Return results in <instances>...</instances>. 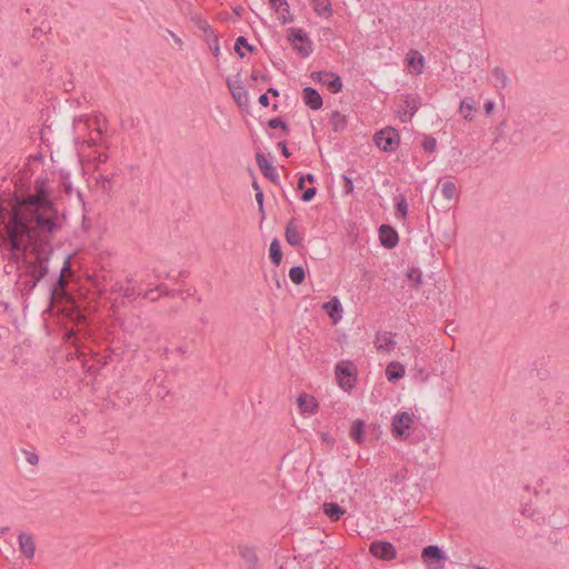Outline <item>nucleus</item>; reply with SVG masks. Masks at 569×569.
Here are the masks:
<instances>
[{
	"label": "nucleus",
	"instance_id": "obj_1",
	"mask_svg": "<svg viewBox=\"0 0 569 569\" xmlns=\"http://www.w3.org/2000/svg\"><path fill=\"white\" fill-rule=\"evenodd\" d=\"M4 244L9 251L8 259L13 263L17 269L20 268L21 257L29 249V246L34 244V234L24 218H22L17 210H12L9 214L8 221L4 224Z\"/></svg>",
	"mask_w": 569,
	"mask_h": 569
},
{
	"label": "nucleus",
	"instance_id": "obj_2",
	"mask_svg": "<svg viewBox=\"0 0 569 569\" xmlns=\"http://www.w3.org/2000/svg\"><path fill=\"white\" fill-rule=\"evenodd\" d=\"M19 214L24 218L26 222L34 234V243L41 238V233L52 236L61 228L59 223V211L52 209L43 212H34L33 214H23L20 210L16 209Z\"/></svg>",
	"mask_w": 569,
	"mask_h": 569
},
{
	"label": "nucleus",
	"instance_id": "obj_3",
	"mask_svg": "<svg viewBox=\"0 0 569 569\" xmlns=\"http://www.w3.org/2000/svg\"><path fill=\"white\" fill-rule=\"evenodd\" d=\"M287 40L301 58H308L313 52V43L301 28H289Z\"/></svg>",
	"mask_w": 569,
	"mask_h": 569
},
{
	"label": "nucleus",
	"instance_id": "obj_4",
	"mask_svg": "<svg viewBox=\"0 0 569 569\" xmlns=\"http://www.w3.org/2000/svg\"><path fill=\"white\" fill-rule=\"evenodd\" d=\"M373 140L380 150L385 152H392L398 148L400 137L399 132L395 128L386 127L375 134Z\"/></svg>",
	"mask_w": 569,
	"mask_h": 569
},
{
	"label": "nucleus",
	"instance_id": "obj_5",
	"mask_svg": "<svg viewBox=\"0 0 569 569\" xmlns=\"http://www.w3.org/2000/svg\"><path fill=\"white\" fill-rule=\"evenodd\" d=\"M22 204L24 207L21 213L23 214H33L34 212H43L48 210L56 209L54 203L49 197H43L41 194H30L22 200Z\"/></svg>",
	"mask_w": 569,
	"mask_h": 569
},
{
	"label": "nucleus",
	"instance_id": "obj_6",
	"mask_svg": "<svg viewBox=\"0 0 569 569\" xmlns=\"http://www.w3.org/2000/svg\"><path fill=\"white\" fill-rule=\"evenodd\" d=\"M413 423L412 416L408 411H401L393 416L391 432L396 439L406 440L409 437L408 430Z\"/></svg>",
	"mask_w": 569,
	"mask_h": 569
},
{
	"label": "nucleus",
	"instance_id": "obj_7",
	"mask_svg": "<svg viewBox=\"0 0 569 569\" xmlns=\"http://www.w3.org/2000/svg\"><path fill=\"white\" fill-rule=\"evenodd\" d=\"M336 378L345 391L352 390L357 381L352 362H339L336 367Z\"/></svg>",
	"mask_w": 569,
	"mask_h": 569
},
{
	"label": "nucleus",
	"instance_id": "obj_8",
	"mask_svg": "<svg viewBox=\"0 0 569 569\" xmlns=\"http://www.w3.org/2000/svg\"><path fill=\"white\" fill-rule=\"evenodd\" d=\"M226 83L237 106L240 108L248 107V91L246 90L240 79V72L236 76L233 80L227 78Z\"/></svg>",
	"mask_w": 569,
	"mask_h": 569
},
{
	"label": "nucleus",
	"instance_id": "obj_9",
	"mask_svg": "<svg viewBox=\"0 0 569 569\" xmlns=\"http://www.w3.org/2000/svg\"><path fill=\"white\" fill-rule=\"evenodd\" d=\"M369 552L381 560L391 561L397 558V549L389 541L375 540L369 546Z\"/></svg>",
	"mask_w": 569,
	"mask_h": 569
},
{
	"label": "nucleus",
	"instance_id": "obj_10",
	"mask_svg": "<svg viewBox=\"0 0 569 569\" xmlns=\"http://www.w3.org/2000/svg\"><path fill=\"white\" fill-rule=\"evenodd\" d=\"M379 240L386 249H393L399 242V236L392 226L381 224L379 228Z\"/></svg>",
	"mask_w": 569,
	"mask_h": 569
},
{
	"label": "nucleus",
	"instance_id": "obj_11",
	"mask_svg": "<svg viewBox=\"0 0 569 569\" xmlns=\"http://www.w3.org/2000/svg\"><path fill=\"white\" fill-rule=\"evenodd\" d=\"M257 164L262 172V174L272 183H279V176L277 173L276 168L266 159L264 154L261 152L256 153Z\"/></svg>",
	"mask_w": 569,
	"mask_h": 569
},
{
	"label": "nucleus",
	"instance_id": "obj_12",
	"mask_svg": "<svg viewBox=\"0 0 569 569\" xmlns=\"http://www.w3.org/2000/svg\"><path fill=\"white\" fill-rule=\"evenodd\" d=\"M46 242H49V239H47ZM43 244V239H39L33 246H29V248L32 249L36 254V261L32 262L36 263L37 268L40 270L43 267L49 268L48 262L51 254V251H47Z\"/></svg>",
	"mask_w": 569,
	"mask_h": 569
},
{
	"label": "nucleus",
	"instance_id": "obj_13",
	"mask_svg": "<svg viewBox=\"0 0 569 569\" xmlns=\"http://www.w3.org/2000/svg\"><path fill=\"white\" fill-rule=\"evenodd\" d=\"M49 268L43 267L37 273L32 274V277L26 278L24 280H19L18 284L20 286V290L30 295L37 284L48 274Z\"/></svg>",
	"mask_w": 569,
	"mask_h": 569
},
{
	"label": "nucleus",
	"instance_id": "obj_14",
	"mask_svg": "<svg viewBox=\"0 0 569 569\" xmlns=\"http://www.w3.org/2000/svg\"><path fill=\"white\" fill-rule=\"evenodd\" d=\"M302 100L311 110H319L322 108L323 101L317 89L306 87L302 89Z\"/></svg>",
	"mask_w": 569,
	"mask_h": 569
},
{
	"label": "nucleus",
	"instance_id": "obj_15",
	"mask_svg": "<svg viewBox=\"0 0 569 569\" xmlns=\"http://www.w3.org/2000/svg\"><path fill=\"white\" fill-rule=\"evenodd\" d=\"M270 7L279 12L280 21L282 24L291 23L295 20L293 14L290 13L289 3L287 0H268Z\"/></svg>",
	"mask_w": 569,
	"mask_h": 569
},
{
	"label": "nucleus",
	"instance_id": "obj_16",
	"mask_svg": "<svg viewBox=\"0 0 569 569\" xmlns=\"http://www.w3.org/2000/svg\"><path fill=\"white\" fill-rule=\"evenodd\" d=\"M284 238L286 241L291 247H300L302 246L303 236L298 232L297 226H296V218H291L284 229Z\"/></svg>",
	"mask_w": 569,
	"mask_h": 569
},
{
	"label": "nucleus",
	"instance_id": "obj_17",
	"mask_svg": "<svg viewBox=\"0 0 569 569\" xmlns=\"http://www.w3.org/2000/svg\"><path fill=\"white\" fill-rule=\"evenodd\" d=\"M18 541L21 553L28 559L33 558L36 551L33 538L26 532H20Z\"/></svg>",
	"mask_w": 569,
	"mask_h": 569
},
{
	"label": "nucleus",
	"instance_id": "obj_18",
	"mask_svg": "<svg viewBox=\"0 0 569 569\" xmlns=\"http://www.w3.org/2000/svg\"><path fill=\"white\" fill-rule=\"evenodd\" d=\"M396 345L391 332L378 331L375 338V346L380 351H390Z\"/></svg>",
	"mask_w": 569,
	"mask_h": 569
},
{
	"label": "nucleus",
	"instance_id": "obj_19",
	"mask_svg": "<svg viewBox=\"0 0 569 569\" xmlns=\"http://www.w3.org/2000/svg\"><path fill=\"white\" fill-rule=\"evenodd\" d=\"M323 309L330 317L333 323H337L342 318V305L338 298L333 297L331 300L323 305Z\"/></svg>",
	"mask_w": 569,
	"mask_h": 569
},
{
	"label": "nucleus",
	"instance_id": "obj_20",
	"mask_svg": "<svg viewBox=\"0 0 569 569\" xmlns=\"http://www.w3.org/2000/svg\"><path fill=\"white\" fill-rule=\"evenodd\" d=\"M239 555L244 561L246 569H259L258 557L252 547L239 546Z\"/></svg>",
	"mask_w": 569,
	"mask_h": 569
},
{
	"label": "nucleus",
	"instance_id": "obj_21",
	"mask_svg": "<svg viewBox=\"0 0 569 569\" xmlns=\"http://www.w3.org/2000/svg\"><path fill=\"white\" fill-rule=\"evenodd\" d=\"M421 557L425 562H439L446 559L445 552L436 545L427 546L422 549Z\"/></svg>",
	"mask_w": 569,
	"mask_h": 569
},
{
	"label": "nucleus",
	"instance_id": "obj_22",
	"mask_svg": "<svg viewBox=\"0 0 569 569\" xmlns=\"http://www.w3.org/2000/svg\"><path fill=\"white\" fill-rule=\"evenodd\" d=\"M297 405L301 412L313 413L318 408V402L313 396L308 393H300L297 399Z\"/></svg>",
	"mask_w": 569,
	"mask_h": 569
},
{
	"label": "nucleus",
	"instance_id": "obj_23",
	"mask_svg": "<svg viewBox=\"0 0 569 569\" xmlns=\"http://www.w3.org/2000/svg\"><path fill=\"white\" fill-rule=\"evenodd\" d=\"M322 511L333 522L340 520L346 513V509L337 502H325L322 505Z\"/></svg>",
	"mask_w": 569,
	"mask_h": 569
},
{
	"label": "nucleus",
	"instance_id": "obj_24",
	"mask_svg": "<svg viewBox=\"0 0 569 569\" xmlns=\"http://www.w3.org/2000/svg\"><path fill=\"white\" fill-rule=\"evenodd\" d=\"M322 86H326L331 93H339L343 88L341 77L338 73L331 71L328 72V78H326Z\"/></svg>",
	"mask_w": 569,
	"mask_h": 569
},
{
	"label": "nucleus",
	"instance_id": "obj_25",
	"mask_svg": "<svg viewBox=\"0 0 569 569\" xmlns=\"http://www.w3.org/2000/svg\"><path fill=\"white\" fill-rule=\"evenodd\" d=\"M387 379L396 382L405 376V367L399 362H390L386 369Z\"/></svg>",
	"mask_w": 569,
	"mask_h": 569
},
{
	"label": "nucleus",
	"instance_id": "obj_26",
	"mask_svg": "<svg viewBox=\"0 0 569 569\" xmlns=\"http://www.w3.org/2000/svg\"><path fill=\"white\" fill-rule=\"evenodd\" d=\"M310 3L318 16L330 17L332 14V4L330 0H310Z\"/></svg>",
	"mask_w": 569,
	"mask_h": 569
},
{
	"label": "nucleus",
	"instance_id": "obj_27",
	"mask_svg": "<svg viewBox=\"0 0 569 569\" xmlns=\"http://www.w3.org/2000/svg\"><path fill=\"white\" fill-rule=\"evenodd\" d=\"M408 66L411 67L416 74L422 73L425 58L418 51H410L407 56Z\"/></svg>",
	"mask_w": 569,
	"mask_h": 569
},
{
	"label": "nucleus",
	"instance_id": "obj_28",
	"mask_svg": "<svg viewBox=\"0 0 569 569\" xmlns=\"http://www.w3.org/2000/svg\"><path fill=\"white\" fill-rule=\"evenodd\" d=\"M329 122L335 132H340L347 127V117L341 114L338 110H335L330 116Z\"/></svg>",
	"mask_w": 569,
	"mask_h": 569
},
{
	"label": "nucleus",
	"instance_id": "obj_29",
	"mask_svg": "<svg viewBox=\"0 0 569 569\" xmlns=\"http://www.w3.org/2000/svg\"><path fill=\"white\" fill-rule=\"evenodd\" d=\"M269 258L274 266H279L282 262V251L279 239H272L269 247Z\"/></svg>",
	"mask_w": 569,
	"mask_h": 569
},
{
	"label": "nucleus",
	"instance_id": "obj_30",
	"mask_svg": "<svg viewBox=\"0 0 569 569\" xmlns=\"http://www.w3.org/2000/svg\"><path fill=\"white\" fill-rule=\"evenodd\" d=\"M365 422L361 419H357L351 427L350 437L357 443L363 442Z\"/></svg>",
	"mask_w": 569,
	"mask_h": 569
},
{
	"label": "nucleus",
	"instance_id": "obj_31",
	"mask_svg": "<svg viewBox=\"0 0 569 569\" xmlns=\"http://www.w3.org/2000/svg\"><path fill=\"white\" fill-rule=\"evenodd\" d=\"M111 292L121 293L124 298L128 299H133L137 296V290L134 287H124L121 282H116L114 284H112Z\"/></svg>",
	"mask_w": 569,
	"mask_h": 569
},
{
	"label": "nucleus",
	"instance_id": "obj_32",
	"mask_svg": "<svg viewBox=\"0 0 569 569\" xmlns=\"http://www.w3.org/2000/svg\"><path fill=\"white\" fill-rule=\"evenodd\" d=\"M408 475L409 470L403 467L391 475L390 481L395 485V487H400L398 490L401 491L402 485L408 479Z\"/></svg>",
	"mask_w": 569,
	"mask_h": 569
},
{
	"label": "nucleus",
	"instance_id": "obj_33",
	"mask_svg": "<svg viewBox=\"0 0 569 569\" xmlns=\"http://www.w3.org/2000/svg\"><path fill=\"white\" fill-rule=\"evenodd\" d=\"M289 278L295 284H301L306 279V271L301 266H295L289 269Z\"/></svg>",
	"mask_w": 569,
	"mask_h": 569
},
{
	"label": "nucleus",
	"instance_id": "obj_34",
	"mask_svg": "<svg viewBox=\"0 0 569 569\" xmlns=\"http://www.w3.org/2000/svg\"><path fill=\"white\" fill-rule=\"evenodd\" d=\"M396 216L398 218L405 219L408 214V202L405 196L399 194L396 197Z\"/></svg>",
	"mask_w": 569,
	"mask_h": 569
},
{
	"label": "nucleus",
	"instance_id": "obj_35",
	"mask_svg": "<svg viewBox=\"0 0 569 569\" xmlns=\"http://www.w3.org/2000/svg\"><path fill=\"white\" fill-rule=\"evenodd\" d=\"M492 77L496 81V87L498 88H505L507 87L509 79L507 77L506 71L500 67H495L492 70Z\"/></svg>",
	"mask_w": 569,
	"mask_h": 569
},
{
	"label": "nucleus",
	"instance_id": "obj_36",
	"mask_svg": "<svg viewBox=\"0 0 569 569\" xmlns=\"http://www.w3.org/2000/svg\"><path fill=\"white\" fill-rule=\"evenodd\" d=\"M403 103L407 110L415 114L421 106L420 97L418 94H407Z\"/></svg>",
	"mask_w": 569,
	"mask_h": 569
},
{
	"label": "nucleus",
	"instance_id": "obj_37",
	"mask_svg": "<svg viewBox=\"0 0 569 569\" xmlns=\"http://www.w3.org/2000/svg\"><path fill=\"white\" fill-rule=\"evenodd\" d=\"M69 269V262H68V259L64 260V263H63V267L61 269V273L60 276L56 279V282L51 286L50 288V295L51 297H53L54 292L58 290V289H61L66 286V280H64V272Z\"/></svg>",
	"mask_w": 569,
	"mask_h": 569
},
{
	"label": "nucleus",
	"instance_id": "obj_38",
	"mask_svg": "<svg viewBox=\"0 0 569 569\" xmlns=\"http://www.w3.org/2000/svg\"><path fill=\"white\" fill-rule=\"evenodd\" d=\"M268 127L271 128V129H281L283 131L284 136H288L289 132H290L289 126L280 117H276V118L269 119L268 120Z\"/></svg>",
	"mask_w": 569,
	"mask_h": 569
},
{
	"label": "nucleus",
	"instance_id": "obj_39",
	"mask_svg": "<svg viewBox=\"0 0 569 569\" xmlns=\"http://www.w3.org/2000/svg\"><path fill=\"white\" fill-rule=\"evenodd\" d=\"M457 192L456 184L452 181H445L441 187V193L443 198L451 200L455 198Z\"/></svg>",
	"mask_w": 569,
	"mask_h": 569
},
{
	"label": "nucleus",
	"instance_id": "obj_40",
	"mask_svg": "<svg viewBox=\"0 0 569 569\" xmlns=\"http://www.w3.org/2000/svg\"><path fill=\"white\" fill-rule=\"evenodd\" d=\"M22 263L26 266V270L22 273H20L19 280H24L23 277H32V274L37 273L40 270L39 268H37L36 263L27 260L26 258L22 259Z\"/></svg>",
	"mask_w": 569,
	"mask_h": 569
},
{
	"label": "nucleus",
	"instance_id": "obj_41",
	"mask_svg": "<svg viewBox=\"0 0 569 569\" xmlns=\"http://www.w3.org/2000/svg\"><path fill=\"white\" fill-rule=\"evenodd\" d=\"M407 278L412 282V287L418 288L422 283V273L418 268H411L407 272Z\"/></svg>",
	"mask_w": 569,
	"mask_h": 569
},
{
	"label": "nucleus",
	"instance_id": "obj_42",
	"mask_svg": "<svg viewBox=\"0 0 569 569\" xmlns=\"http://www.w3.org/2000/svg\"><path fill=\"white\" fill-rule=\"evenodd\" d=\"M460 112L465 119L471 120L475 116L476 109L467 100H462L460 103Z\"/></svg>",
	"mask_w": 569,
	"mask_h": 569
},
{
	"label": "nucleus",
	"instance_id": "obj_43",
	"mask_svg": "<svg viewBox=\"0 0 569 569\" xmlns=\"http://www.w3.org/2000/svg\"><path fill=\"white\" fill-rule=\"evenodd\" d=\"M156 290L160 292L159 296L174 298L182 293V290H170L166 283H159Z\"/></svg>",
	"mask_w": 569,
	"mask_h": 569
},
{
	"label": "nucleus",
	"instance_id": "obj_44",
	"mask_svg": "<svg viewBox=\"0 0 569 569\" xmlns=\"http://www.w3.org/2000/svg\"><path fill=\"white\" fill-rule=\"evenodd\" d=\"M421 147L426 152H433L437 148V140L432 136H425Z\"/></svg>",
	"mask_w": 569,
	"mask_h": 569
},
{
	"label": "nucleus",
	"instance_id": "obj_45",
	"mask_svg": "<svg viewBox=\"0 0 569 569\" xmlns=\"http://www.w3.org/2000/svg\"><path fill=\"white\" fill-rule=\"evenodd\" d=\"M237 47L246 48L249 52H256L257 48L250 44L246 37L239 36L236 39Z\"/></svg>",
	"mask_w": 569,
	"mask_h": 569
},
{
	"label": "nucleus",
	"instance_id": "obj_46",
	"mask_svg": "<svg viewBox=\"0 0 569 569\" xmlns=\"http://www.w3.org/2000/svg\"><path fill=\"white\" fill-rule=\"evenodd\" d=\"M343 180V191L346 194H350L353 192V180L348 174H342Z\"/></svg>",
	"mask_w": 569,
	"mask_h": 569
},
{
	"label": "nucleus",
	"instance_id": "obj_47",
	"mask_svg": "<svg viewBox=\"0 0 569 569\" xmlns=\"http://www.w3.org/2000/svg\"><path fill=\"white\" fill-rule=\"evenodd\" d=\"M208 43L212 51V54L214 57H218L220 53V47H219V40H218L217 34H213V37L211 39H209Z\"/></svg>",
	"mask_w": 569,
	"mask_h": 569
},
{
	"label": "nucleus",
	"instance_id": "obj_48",
	"mask_svg": "<svg viewBox=\"0 0 569 569\" xmlns=\"http://www.w3.org/2000/svg\"><path fill=\"white\" fill-rule=\"evenodd\" d=\"M316 193H317L316 187L308 188L302 192L301 200L303 202H309L315 198Z\"/></svg>",
	"mask_w": 569,
	"mask_h": 569
},
{
	"label": "nucleus",
	"instance_id": "obj_49",
	"mask_svg": "<svg viewBox=\"0 0 569 569\" xmlns=\"http://www.w3.org/2000/svg\"><path fill=\"white\" fill-rule=\"evenodd\" d=\"M328 72L329 71H313V72H311L310 78L313 81L323 84L326 78H328Z\"/></svg>",
	"mask_w": 569,
	"mask_h": 569
},
{
	"label": "nucleus",
	"instance_id": "obj_50",
	"mask_svg": "<svg viewBox=\"0 0 569 569\" xmlns=\"http://www.w3.org/2000/svg\"><path fill=\"white\" fill-rule=\"evenodd\" d=\"M33 194L49 197L48 190L46 189L43 182H40L39 180L36 181V192Z\"/></svg>",
	"mask_w": 569,
	"mask_h": 569
},
{
	"label": "nucleus",
	"instance_id": "obj_51",
	"mask_svg": "<svg viewBox=\"0 0 569 569\" xmlns=\"http://www.w3.org/2000/svg\"><path fill=\"white\" fill-rule=\"evenodd\" d=\"M24 453H26V459L30 465L36 466L38 463L39 457L36 452L24 450Z\"/></svg>",
	"mask_w": 569,
	"mask_h": 569
},
{
	"label": "nucleus",
	"instance_id": "obj_52",
	"mask_svg": "<svg viewBox=\"0 0 569 569\" xmlns=\"http://www.w3.org/2000/svg\"><path fill=\"white\" fill-rule=\"evenodd\" d=\"M399 118L402 122H408L412 119V117L415 114H412V112H409V110L407 109H403V110H399Z\"/></svg>",
	"mask_w": 569,
	"mask_h": 569
},
{
	"label": "nucleus",
	"instance_id": "obj_53",
	"mask_svg": "<svg viewBox=\"0 0 569 569\" xmlns=\"http://www.w3.org/2000/svg\"><path fill=\"white\" fill-rule=\"evenodd\" d=\"M278 148L280 149L281 151V154L286 158H289L291 156L288 147H287V142L286 141H280L278 142Z\"/></svg>",
	"mask_w": 569,
	"mask_h": 569
},
{
	"label": "nucleus",
	"instance_id": "obj_54",
	"mask_svg": "<svg viewBox=\"0 0 569 569\" xmlns=\"http://www.w3.org/2000/svg\"><path fill=\"white\" fill-rule=\"evenodd\" d=\"M157 291L156 288L154 289H150V290H147L144 293H143V298L144 299H149L150 301H157L159 299V296H153V292Z\"/></svg>",
	"mask_w": 569,
	"mask_h": 569
},
{
	"label": "nucleus",
	"instance_id": "obj_55",
	"mask_svg": "<svg viewBox=\"0 0 569 569\" xmlns=\"http://www.w3.org/2000/svg\"><path fill=\"white\" fill-rule=\"evenodd\" d=\"M258 102H259L262 107L267 108V107L269 106V97H268V93H262V94L259 97Z\"/></svg>",
	"mask_w": 569,
	"mask_h": 569
},
{
	"label": "nucleus",
	"instance_id": "obj_56",
	"mask_svg": "<svg viewBox=\"0 0 569 569\" xmlns=\"http://www.w3.org/2000/svg\"><path fill=\"white\" fill-rule=\"evenodd\" d=\"M254 197H256V201L258 203V207H262L263 200H264L263 192L262 191L256 192Z\"/></svg>",
	"mask_w": 569,
	"mask_h": 569
},
{
	"label": "nucleus",
	"instance_id": "obj_57",
	"mask_svg": "<svg viewBox=\"0 0 569 569\" xmlns=\"http://www.w3.org/2000/svg\"><path fill=\"white\" fill-rule=\"evenodd\" d=\"M46 31L42 29V27H37L32 31V37L38 39L40 34L44 33Z\"/></svg>",
	"mask_w": 569,
	"mask_h": 569
},
{
	"label": "nucleus",
	"instance_id": "obj_58",
	"mask_svg": "<svg viewBox=\"0 0 569 569\" xmlns=\"http://www.w3.org/2000/svg\"><path fill=\"white\" fill-rule=\"evenodd\" d=\"M493 108H495V103H493L492 101H488V102H486V104H485V111H486V113H488V114H489V113H491V111L493 110Z\"/></svg>",
	"mask_w": 569,
	"mask_h": 569
},
{
	"label": "nucleus",
	"instance_id": "obj_59",
	"mask_svg": "<svg viewBox=\"0 0 569 569\" xmlns=\"http://www.w3.org/2000/svg\"><path fill=\"white\" fill-rule=\"evenodd\" d=\"M101 178H102V181H103L102 188L104 190L110 189L111 179L109 177H103V176Z\"/></svg>",
	"mask_w": 569,
	"mask_h": 569
},
{
	"label": "nucleus",
	"instance_id": "obj_60",
	"mask_svg": "<svg viewBox=\"0 0 569 569\" xmlns=\"http://www.w3.org/2000/svg\"><path fill=\"white\" fill-rule=\"evenodd\" d=\"M305 181H308L309 183H313L316 181V178L312 173H307L306 176H301Z\"/></svg>",
	"mask_w": 569,
	"mask_h": 569
},
{
	"label": "nucleus",
	"instance_id": "obj_61",
	"mask_svg": "<svg viewBox=\"0 0 569 569\" xmlns=\"http://www.w3.org/2000/svg\"><path fill=\"white\" fill-rule=\"evenodd\" d=\"M200 28L206 32V33H210V36L213 37V30L211 29V27L208 24V23H204L203 26H200Z\"/></svg>",
	"mask_w": 569,
	"mask_h": 569
},
{
	"label": "nucleus",
	"instance_id": "obj_62",
	"mask_svg": "<svg viewBox=\"0 0 569 569\" xmlns=\"http://www.w3.org/2000/svg\"><path fill=\"white\" fill-rule=\"evenodd\" d=\"M266 93L271 94L272 97H279V94H280L279 90L276 88H272V87L269 88Z\"/></svg>",
	"mask_w": 569,
	"mask_h": 569
},
{
	"label": "nucleus",
	"instance_id": "obj_63",
	"mask_svg": "<svg viewBox=\"0 0 569 569\" xmlns=\"http://www.w3.org/2000/svg\"><path fill=\"white\" fill-rule=\"evenodd\" d=\"M243 12V8L241 6H237L233 8V13L238 17H241Z\"/></svg>",
	"mask_w": 569,
	"mask_h": 569
},
{
	"label": "nucleus",
	"instance_id": "obj_64",
	"mask_svg": "<svg viewBox=\"0 0 569 569\" xmlns=\"http://www.w3.org/2000/svg\"><path fill=\"white\" fill-rule=\"evenodd\" d=\"M260 76H261V74L259 73V71H258V70H253V71L251 72L250 78H251V80H252V81H257L258 79H260Z\"/></svg>",
	"mask_w": 569,
	"mask_h": 569
}]
</instances>
